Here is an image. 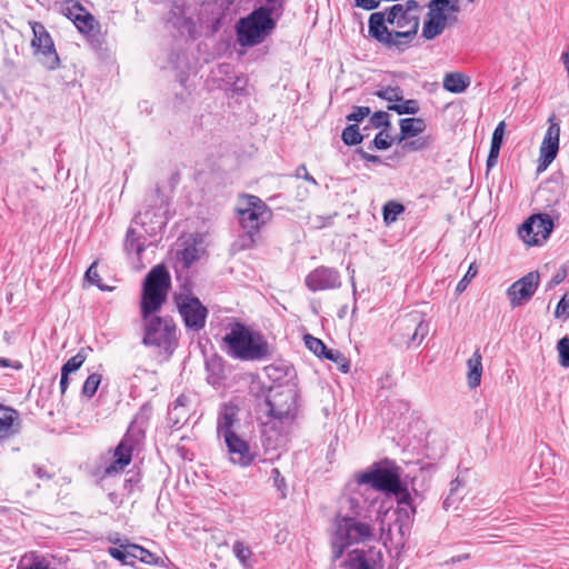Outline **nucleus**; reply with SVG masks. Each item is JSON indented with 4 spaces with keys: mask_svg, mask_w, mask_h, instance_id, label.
Wrapping results in <instances>:
<instances>
[{
    "mask_svg": "<svg viewBox=\"0 0 569 569\" xmlns=\"http://www.w3.org/2000/svg\"><path fill=\"white\" fill-rule=\"evenodd\" d=\"M32 470L34 472V475L39 478V479H42V480H48L51 478V475L48 472V470L42 467V466H39V465H33L32 466Z\"/></svg>",
    "mask_w": 569,
    "mask_h": 569,
    "instance_id": "obj_49",
    "label": "nucleus"
},
{
    "mask_svg": "<svg viewBox=\"0 0 569 569\" xmlns=\"http://www.w3.org/2000/svg\"><path fill=\"white\" fill-rule=\"evenodd\" d=\"M395 408L399 412L396 423L397 432L400 435L398 445L408 448L412 440L421 441L426 432V422L421 419L420 413L412 411L409 402L402 400L393 403Z\"/></svg>",
    "mask_w": 569,
    "mask_h": 569,
    "instance_id": "obj_10",
    "label": "nucleus"
},
{
    "mask_svg": "<svg viewBox=\"0 0 569 569\" xmlns=\"http://www.w3.org/2000/svg\"><path fill=\"white\" fill-rule=\"evenodd\" d=\"M358 485H367L373 490L391 493V461L382 459L371 465L366 471L356 475Z\"/></svg>",
    "mask_w": 569,
    "mask_h": 569,
    "instance_id": "obj_13",
    "label": "nucleus"
},
{
    "mask_svg": "<svg viewBox=\"0 0 569 569\" xmlns=\"http://www.w3.org/2000/svg\"><path fill=\"white\" fill-rule=\"evenodd\" d=\"M387 23H391V8L381 12H373L369 17V36L383 44H391V31Z\"/></svg>",
    "mask_w": 569,
    "mask_h": 569,
    "instance_id": "obj_21",
    "label": "nucleus"
},
{
    "mask_svg": "<svg viewBox=\"0 0 569 569\" xmlns=\"http://www.w3.org/2000/svg\"><path fill=\"white\" fill-rule=\"evenodd\" d=\"M373 144L377 149L383 150L391 146V141L389 140V134L383 131L379 132L375 139Z\"/></svg>",
    "mask_w": 569,
    "mask_h": 569,
    "instance_id": "obj_44",
    "label": "nucleus"
},
{
    "mask_svg": "<svg viewBox=\"0 0 569 569\" xmlns=\"http://www.w3.org/2000/svg\"><path fill=\"white\" fill-rule=\"evenodd\" d=\"M377 94L383 99H386L388 102H391V88L388 87L383 90H380L377 92Z\"/></svg>",
    "mask_w": 569,
    "mask_h": 569,
    "instance_id": "obj_55",
    "label": "nucleus"
},
{
    "mask_svg": "<svg viewBox=\"0 0 569 569\" xmlns=\"http://www.w3.org/2000/svg\"><path fill=\"white\" fill-rule=\"evenodd\" d=\"M559 352V363L561 367L569 368V338L563 337L557 343Z\"/></svg>",
    "mask_w": 569,
    "mask_h": 569,
    "instance_id": "obj_37",
    "label": "nucleus"
},
{
    "mask_svg": "<svg viewBox=\"0 0 569 569\" xmlns=\"http://www.w3.org/2000/svg\"><path fill=\"white\" fill-rule=\"evenodd\" d=\"M539 280V272L531 271L513 282L507 290L511 307L516 308L527 303L538 289Z\"/></svg>",
    "mask_w": 569,
    "mask_h": 569,
    "instance_id": "obj_19",
    "label": "nucleus"
},
{
    "mask_svg": "<svg viewBox=\"0 0 569 569\" xmlns=\"http://www.w3.org/2000/svg\"><path fill=\"white\" fill-rule=\"evenodd\" d=\"M130 559H138L148 565L164 566L161 558L138 545H130Z\"/></svg>",
    "mask_w": 569,
    "mask_h": 569,
    "instance_id": "obj_27",
    "label": "nucleus"
},
{
    "mask_svg": "<svg viewBox=\"0 0 569 569\" xmlns=\"http://www.w3.org/2000/svg\"><path fill=\"white\" fill-rule=\"evenodd\" d=\"M428 9L421 36L427 40H432L440 36L448 24L457 22V17L450 16L448 12L458 13L460 11L459 0H430Z\"/></svg>",
    "mask_w": 569,
    "mask_h": 569,
    "instance_id": "obj_8",
    "label": "nucleus"
},
{
    "mask_svg": "<svg viewBox=\"0 0 569 569\" xmlns=\"http://www.w3.org/2000/svg\"><path fill=\"white\" fill-rule=\"evenodd\" d=\"M400 88L393 87V112L398 114H416L420 110L418 100L403 99Z\"/></svg>",
    "mask_w": 569,
    "mask_h": 569,
    "instance_id": "obj_25",
    "label": "nucleus"
},
{
    "mask_svg": "<svg viewBox=\"0 0 569 569\" xmlns=\"http://www.w3.org/2000/svg\"><path fill=\"white\" fill-rule=\"evenodd\" d=\"M548 121L549 127L546 131L539 150V160L537 168L538 172L547 170V168L556 159L559 150L560 126L556 121L555 114H551Z\"/></svg>",
    "mask_w": 569,
    "mask_h": 569,
    "instance_id": "obj_17",
    "label": "nucleus"
},
{
    "mask_svg": "<svg viewBox=\"0 0 569 569\" xmlns=\"http://www.w3.org/2000/svg\"><path fill=\"white\" fill-rule=\"evenodd\" d=\"M239 408L231 403H223L217 418V436L219 439L236 433L239 427Z\"/></svg>",
    "mask_w": 569,
    "mask_h": 569,
    "instance_id": "obj_22",
    "label": "nucleus"
},
{
    "mask_svg": "<svg viewBox=\"0 0 569 569\" xmlns=\"http://www.w3.org/2000/svg\"><path fill=\"white\" fill-rule=\"evenodd\" d=\"M383 220L387 224L391 222V200L383 204Z\"/></svg>",
    "mask_w": 569,
    "mask_h": 569,
    "instance_id": "obj_54",
    "label": "nucleus"
},
{
    "mask_svg": "<svg viewBox=\"0 0 569 569\" xmlns=\"http://www.w3.org/2000/svg\"><path fill=\"white\" fill-rule=\"evenodd\" d=\"M271 478L273 480L274 487H277L278 490L283 491L287 487L286 479L282 477L280 470L278 468H273L271 471Z\"/></svg>",
    "mask_w": 569,
    "mask_h": 569,
    "instance_id": "obj_45",
    "label": "nucleus"
},
{
    "mask_svg": "<svg viewBox=\"0 0 569 569\" xmlns=\"http://www.w3.org/2000/svg\"><path fill=\"white\" fill-rule=\"evenodd\" d=\"M405 211V207L401 203L393 201V221L397 219L399 214Z\"/></svg>",
    "mask_w": 569,
    "mask_h": 569,
    "instance_id": "obj_57",
    "label": "nucleus"
},
{
    "mask_svg": "<svg viewBox=\"0 0 569 569\" xmlns=\"http://www.w3.org/2000/svg\"><path fill=\"white\" fill-rule=\"evenodd\" d=\"M499 152H500V150L490 148L489 154L487 158V170L488 171L497 164L498 158H499Z\"/></svg>",
    "mask_w": 569,
    "mask_h": 569,
    "instance_id": "obj_47",
    "label": "nucleus"
},
{
    "mask_svg": "<svg viewBox=\"0 0 569 569\" xmlns=\"http://www.w3.org/2000/svg\"><path fill=\"white\" fill-rule=\"evenodd\" d=\"M461 486V481L459 480V478H456L455 480H452L450 482V491L449 492H452L453 495H458V490Z\"/></svg>",
    "mask_w": 569,
    "mask_h": 569,
    "instance_id": "obj_58",
    "label": "nucleus"
},
{
    "mask_svg": "<svg viewBox=\"0 0 569 569\" xmlns=\"http://www.w3.org/2000/svg\"><path fill=\"white\" fill-rule=\"evenodd\" d=\"M305 342L307 348L318 357H323L328 349L320 339L312 337L311 335L305 336Z\"/></svg>",
    "mask_w": 569,
    "mask_h": 569,
    "instance_id": "obj_35",
    "label": "nucleus"
},
{
    "mask_svg": "<svg viewBox=\"0 0 569 569\" xmlns=\"http://www.w3.org/2000/svg\"><path fill=\"white\" fill-rule=\"evenodd\" d=\"M142 437V430L136 429L132 423L114 450L109 452L110 457L102 459L101 465L98 467L97 475L101 478L120 475L126 467L130 465L132 452Z\"/></svg>",
    "mask_w": 569,
    "mask_h": 569,
    "instance_id": "obj_4",
    "label": "nucleus"
},
{
    "mask_svg": "<svg viewBox=\"0 0 569 569\" xmlns=\"http://www.w3.org/2000/svg\"><path fill=\"white\" fill-rule=\"evenodd\" d=\"M237 213L242 229L247 231L249 241V244L243 243L242 248L250 247L254 243V237L260 229L271 219V210L259 197L250 194L242 199Z\"/></svg>",
    "mask_w": 569,
    "mask_h": 569,
    "instance_id": "obj_5",
    "label": "nucleus"
},
{
    "mask_svg": "<svg viewBox=\"0 0 569 569\" xmlns=\"http://www.w3.org/2000/svg\"><path fill=\"white\" fill-rule=\"evenodd\" d=\"M268 413L279 420L292 418L297 409V391L292 387L270 390L266 399Z\"/></svg>",
    "mask_w": 569,
    "mask_h": 569,
    "instance_id": "obj_12",
    "label": "nucleus"
},
{
    "mask_svg": "<svg viewBox=\"0 0 569 569\" xmlns=\"http://www.w3.org/2000/svg\"><path fill=\"white\" fill-rule=\"evenodd\" d=\"M18 431V412L14 409L0 405V439H7Z\"/></svg>",
    "mask_w": 569,
    "mask_h": 569,
    "instance_id": "obj_23",
    "label": "nucleus"
},
{
    "mask_svg": "<svg viewBox=\"0 0 569 569\" xmlns=\"http://www.w3.org/2000/svg\"><path fill=\"white\" fill-rule=\"evenodd\" d=\"M228 353L240 360L254 361L267 358L270 353L269 343L256 331L242 323H234L223 337Z\"/></svg>",
    "mask_w": 569,
    "mask_h": 569,
    "instance_id": "obj_3",
    "label": "nucleus"
},
{
    "mask_svg": "<svg viewBox=\"0 0 569 569\" xmlns=\"http://www.w3.org/2000/svg\"><path fill=\"white\" fill-rule=\"evenodd\" d=\"M23 569H49L42 561L33 562L32 565L24 567Z\"/></svg>",
    "mask_w": 569,
    "mask_h": 569,
    "instance_id": "obj_60",
    "label": "nucleus"
},
{
    "mask_svg": "<svg viewBox=\"0 0 569 569\" xmlns=\"http://www.w3.org/2000/svg\"><path fill=\"white\" fill-rule=\"evenodd\" d=\"M421 8L416 0H407L403 4H393V46L401 43L400 39H411L417 34Z\"/></svg>",
    "mask_w": 569,
    "mask_h": 569,
    "instance_id": "obj_11",
    "label": "nucleus"
},
{
    "mask_svg": "<svg viewBox=\"0 0 569 569\" xmlns=\"http://www.w3.org/2000/svg\"><path fill=\"white\" fill-rule=\"evenodd\" d=\"M505 130H506V122L502 120L497 124L496 129L493 130L490 148L498 149V150L501 149L503 137H505Z\"/></svg>",
    "mask_w": 569,
    "mask_h": 569,
    "instance_id": "obj_39",
    "label": "nucleus"
},
{
    "mask_svg": "<svg viewBox=\"0 0 569 569\" xmlns=\"http://www.w3.org/2000/svg\"><path fill=\"white\" fill-rule=\"evenodd\" d=\"M567 276V272H566V269H560L558 270L553 277L551 278V280L548 282L547 284V288L548 289H552L555 288L556 286L560 284L565 278Z\"/></svg>",
    "mask_w": 569,
    "mask_h": 569,
    "instance_id": "obj_46",
    "label": "nucleus"
},
{
    "mask_svg": "<svg viewBox=\"0 0 569 569\" xmlns=\"http://www.w3.org/2000/svg\"><path fill=\"white\" fill-rule=\"evenodd\" d=\"M30 26L33 32L31 47L33 48L34 53L41 54V62L44 67L50 70L57 69L60 64V59L54 49L51 36L40 22L33 21L30 22Z\"/></svg>",
    "mask_w": 569,
    "mask_h": 569,
    "instance_id": "obj_15",
    "label": "nucleus"
},
{
    "mask_svg": "<svg viewBox=\"0 0 569 569\" xmlns=\"http://www.w3.org/2000/svg\"><path fill=\"white\" fill-rule=\"evenodd\" d=\"M369 121L372 124V127H375V128H380L382 126H388L389 124V113L386 112V111H376L370 117Z\"/></svg>",
    "mask_w": 569,
    "mask_h": 569,
    "instance_id": "obj_42",
    "label": "nucleus"
},
{
    "mask_svg": "<svg viewBox=\"0 0 569 569\" xmlns=\"http://www.w3.org/2000/svg\"><path fill=\"white\" fill-rule=\"evenodd\" d=\"M296 176L297 177H301L302 176L306 181H308V182H310V183H312L315 186L318 184L316 179L311 174L308 173L307 168H306L305 164H301V166H299L297 168Z\"/></svg>",
    "mask_w": 569,
    "mask_h": 569,
    "instance_id": "obj_48",
    "label": "nucleus"
},
{
    "mask_svg": "<svg viewBox=\"0 0 569 569\" xmlns=\"http://www.w3.org/2000/svg\"><path fill=\"white\" fill-rule=\"evenodd\" d=\"M467 380L470 388H477L481 383L482 376V356L477 349L467 361Z\"/></svg>",
    "mask_w": 569,
    "mask_h": 569,
    "instance_id": "obj_24",
    "label": "nucleus"
},
{
    "mask_svg": "<svg viewBox=\"0 0 569 569\" xmlns=\"http://www.w3.org/2000/svg\"><path fill=\"white\" fill-rule=\"evenodd\" d=\"M341 139L347 146H357L362 141L363 137L360 134L357 124H350L342 131Z\"/></svg>",
    "mask_w": 569,
    "mask_h": 569,
    "instance_id": "obj_32",
    "label": "nucleus"
},
{
    "mask_svg": "<svg viewBox=\"0 0 569 569\" xmlns=\"http://www.w3.org/2000/svg\"><path fill=\"white\" fill-rule=\"evenodd\" d=\"M409 476H402L401 469L393 465V499L397 501L398 531L403 538L409 535L413 522L415 508L410 500L409 485L412 482Z\"/></svg>",
    "mask_w": 569,
    "mask_h": 569,
    "instance_id": "obj_9",
    "label": "nucleus"
},
{
    "mask_svg": "<svg viewBox=\"0 0 569 569\" xmlns=\"http://www.w3.org/2000/svg\"><path fill=\"white\" fill-rule=\"evenodd\" d=\"M413 322H415V331H413L410 340L407 342V347H410L412 345L419 346L429 332L428 323H426L422 320H419L418 317H415Z\"/></svg>",
    "mask_w": 569,
    "mask_h": 569,
    "instance_id": "obj_30",
    "label": "nucleus"
},
{
    "mask_svg": "<svg viewBox=\"0 0 569 569\" xmlns=\"http://www.w3.org/2000/svg\"><path fill=\"white\" fill-rule=\"evenodd\" d=\"M232 552L237 557V559L240 561L242 567L248 568L249 559L252 556L251 549L243 542V541H236L232 546Z\"/></svg>",
    "mask_w": 569,
    "mask_h": 569,
    "instance_id": "obj_31",
    "label": "nucleus"
},
{
    "mask_svg": "<svg viewBox=\"0 0 569 569\" xmlns=\"http://www.w3.org/2000/svg\"><path fill=\"white\" fill-rule=\"evenodd\" d=\"M84 279L91 283V284H96L100 290H109L110 288L102 284L100 282V276L98 273V270H97V262H93L89 268L88 270L86 271V274H84Z\"/></svg>",
    "mask_w": 569,
    "mask_h": 569,
    "instance_id": "obj_38",
    "label": "nucleus"
},
{
    "mask_svg": "<svg viewBox=\"0 0 569 569\" xmlns=\"http://www.w3.org/2000/svg\"><path fill=\"white\" fill-rule=\"evenodd\" d=\"M360 154L363 159H366L367 161H371V162H378L379 161V158L377 156H372V154H369L365 151H360Z\"/></svg>",
    "mask_w": 569,
    "mask_h": 569,
    "instance_id": "obj_61",
    "label": "nucleus"
},
{
    "mask_svg": "<svg viewBox=\"0 0 569 569\" xmlns=\"http://www.w3.org/2000/svg\"><path fill=\"white\" fill-rule=\"evenodd\" d=\"M176 303L186 327L196 332L204 328L208 316L207 308L196 297L188 295H176Z\"/></svg>",
    "mask_w": 569,
    "mask_h": 569,
    "instance_id": "obj_14",
    "label": "nucleus"
},
{
    "mask_svg": "<svg viewBox=\"0 0 569 569\" xmlns=\"http://www.w3.org/2000/svg\"><path fill=\"white\" fill-rule=\"evenodd\" d=\"M371 110L369 107H353L351 113L347 116L349 122H360L370 114Z\"/></svg>",
    "mask_w": 569,
    "mask_h": 569,
    "instance_id": "obj_41",
    "label": "nucleus"
},
{
    "mask_svg": "<svg viewBox=\"0 0 569 569\" xmlns=\"http://www.w3.org/2000/svg\"><path fill=\"white\" fill-rule=\"evenodd\" d=\"M176 403H177V405H176L174 409H177V407H178V406H183V400H182V398H181V397H179V398L177 399Z\"/></svg>",
    "mask_w": 569,
    "mask_h": 569,
    "instance_id": "obj_64",
    "label": "nucleus"
},
{
    "mask_svg": "<svg viewBox=\"0 0 569 569\" xmlns=\"http://www.w3.org/2000/svg\"><path fill=\"white\" fill-rule=\"evenodd\" d=\"M426 128V121L421 118L400 119V132L397 137H393V142H396L393 157H403L407 153L427 149L430 146V138L421 136Z\"/></svg>",
    "mask_w": 569,
    "mask_h": 569,
    "instance_id": "obj_7",
    "label": "nucleus"
},
{
    "mask_svg": "<svg viewBox=\"0 0 569 569\" xmlns=\"http://www.w3.org/2000/svg\"><path fill=\"white\" fill-rule=\"evenodd\" d=\"M460 499L459 495H453L452 492H449V495L443 500V508L448 510L450 507H452L455 503H457Z\"/></svg>",
    "mask_w": 569,
    "mask_h": 569,
    "instance_id": "obj_50",
    "label": "nucleus"
},
{
    "mask_svg": "<svg viewBox=\"0 0 569 569\" xmlns=\"http://www.w3.org/2000/svg\"><path fill=\"white\" fill-rule=\"evenodd\" d=\"M561 315L569 316V303L561 299L556 307V316L559 317Z\"/></svg>",
    "mask_w": 569,
    "mask_h": 569,
    "instance_id": "obj_51",
    "label": "nucleus"
},
{
    "mask_svg": "<svg viewBox=\"0 0 569 569\" xmlns=\"http://www.w3.org/2000/svg\"><path fill=\"white\" fill-rule=\"evenodd\" d=\"M553 228L549 214L539 213L528 218L519 228V237L529 246H536L547 240Z\"/></svg>",
    "mask_w": 569,
    "mask_h": 569,
    "instance_id": "obj_16",
    "label": "nucleus"
},
{
    "mask_svg": "<svg viewBox=\"0 0 569 569\" xmlns=\"http://www.w3.org/2000/svg\"><path fill=\"white\" fill-rule=\"evenodd\" d=\"M101 382V375L91 373L84 381L82 387V393L91 398L96 392Z\"/></svg>",
    "mask_w": 569,
    "mask_h": 569,
    "instance_id": "obj_36",
    "label": "nucleus"
},
{
    "mask_svg": "<svg viewBox=\"0 0 569 569\" xmlns=\"http://www.w3.org/2000/svg\"><path fill=\"white\" fill-rule=\"evenodd\" d=\"M371 535V528L367 523L349 517L339 519L331 540L332 561H337L346 553V559L340 565L341 569H382L381 549L358 547L370 539Z\"/></svg>",
    "mask_w": 569,
    "mask_h": 569,
    "instance_id": "obj_2",
    "label": "nucleus"
},
{
    "mask_svg": "<svg viewBox=\"0 0 569 569\" xmlns=\"http://www.w3.org/2000/svg\"><path fill=\"white\" fill-rule=\"evenodd\" d=\"M221 439L226 445L231 463L246 468L253 462L256 453L251 451L248 441L242 439L237 432Z\"/></svg>",
    "mask_w": 569,
    "mask_h": 569,
    "instance_id": "obj_20",
    "label": "nucleus"
},
{
    "mask_svg": "<svg viewBox=\"0 0 569 569\" xmlns=\"http://www.w3.org/2000/svg\"><path fill=\"white\" fill-rule=\"evenodd\" d=\"M470 84V79L459 72H452L445 76L443 88L453 93L463 92Z\"/></svg>",
    "mask_w": 569,
    "mask_h": 569,
    "instance_id": "obj_26",
    "label": "nucleus"
},
{
    "mask_svg": "<svg viewBox=\"0 0 569 569\" xmlns=\"http://www.w3.org/2000/svg\"><path fill=\"white\" fill-rule=\"evenodd\" d=\"M305 284L312 292L333 290L340 288L341 277L337 269L320 266L307 274Z\"/></svg>",
    "mask_w": 569,
    "mask_h": 569,
    "instance_id": "obj_18",
    "label": "nucleus"
},
{
    "mask_svg": "<svg viewBox=\"0 0 569 569\" xmlns=\"http://www.w3.org/2000/svg\"><path fill=\"white\" fill-rule=\"evenodd\" d=\"M87 359V352L81 349L76 356L71 357L63 366L62 370L67 371L68 373H72L77 371L86 361Z\"/></svg>",
    "mask_w": 569,
    "mask_h": 569,
    "instance_id": "obj_34",
    "label": "nucleus"
},
{
    "mask_svg": "<svg viewBox=\"0 0 569 569\" xmlns=\"http://www.w3.org/2000/svg\"><path fill=\"white\" fill-rule=\"evenodd\" d=\"M323 358L336 362L338 365V368L345 373H347L350 369L349 361L338 350L327 349L326 353L323 355Z\"/></svg>",
    "mask_w": 569,
    "mask_h": 569,
    "instance_id": "obj_33",
    "label": "nucleus"
},
{
    "mask_svg": "<svg viewBox=\"0 0 569 569\" xmlns=\"http://www.w3.org/2000/svg\"><path fill=\"white\" fill-rule=\"evenodd\" d=\"M109 553L122 563H130V545L121 546L120 548H109Z\"/></svg>",
    "mask_w": 569,
    "mask_h": 569,
    "instance_id": "obj_40",
    "label": "nucleus"
},
{
    "mask_svg": "<svg viewBox=\"0 0 569 569\" xmlns=\"http://www.w3.org/2000/svg\"><path fill=\"white\" fill-rule=\"evenodd\" d=\"M80 13L76 14L73 18V23L78 28L80 32L89 33L94 28V18L89 12H87L82 7L78 8Z\"/></svg>",
    "mask_w": 569,
    "mask_h": 569,
    "instance_id": "obj_29",
    "label": "nucleus"
},
{
    "mask_svg": "<svg viewBox=\"0 0 569 569\" xmlns=\"http://www.w3.org/2000/svg\"><path fill=\"white\" fill-rule=\"evenodd\" d=\"M69 375L67 371L61 369V379H60V391L62 395L66 393L69 386Z\"/></svg>",
    "mask_w": 569,
    "mask_h": 569,
    "instance_id": "obj_52",
    "label": "nucleus"
},
{
    "mask_svg": "<svg viewBox=\"0 0 569 569\" xmlns=\"http://www.w3.org/2000/svg\"><path fill=\"white\" fill-rule=\"evenodd\" d=\"M388 510L385 512L383 519H381V531L386 535V539H388L391 533V522L386 521Z\"/></svg>",
    "mask_w": 569,
    "mask_h": 569,
    "instance_id": "obj_53",
    "label": "nucleus"
},
{
    "mask_svg": "<svg viewBox=\"0 0 569 569\" xmlns=\"http://www.w3.org/2000/svg\"><path fill=\"white\" fill-rule=\"evenodd\" d=\"M149 216V211H146L143 213H139L138 216L134 217V223H138V224H141V226H146V219L148 218Z\"/></svg>",
    "mask_w": 569,
    "mask_h": 569,
    "instance_id": "obj_56",
    "label": "nucleus"
},
{
    "mask_svg": "<svg viewBox=\"0 0 569 569\" xmlns=\"http://www.w3.org/2000/svg\"><path fill=\"white\" fill-rule=\"evenodd\" d=\"M124 250L127 253L134 252L138 258L144 251V242L136 234L133 228H129L124 240Z\"/></svg>",
    "mask_w": 569,
    "mask_h": 569,
    "instance_id": "obj_28",
    "label": "nucleus"
},
{
    "mask_svg": "<svg viewBox=\"0 0 569 569\" xmlns=\"http://www.w3.org/2000/svg\"><path fill=\"white\" fill-rule=\"evenodd\" d=\"M0 366L1 367H8L9 366V360L6 359V358H0Z\"/></svg>",
    "mask_w": 569,
    "mask_h": 569,
    "instance_id": "obj_63",
    "label": "nucleus"
},
{
    "mask_svg": "<svg viewBox=\"0 0 569 569\" xmlns=\"http://www.w3.org/2000/svg\"><path fill=\"white\" fill-rule=\"evenodd\" d=\"M171 278L164 266L153 267L147 274L141 296V317L144 326L142 343L169 350L176 342V325L171 318L153 316L167 299Z\"/></svg>",
    "mask_w": 569,
    "mask_h": 569,
    "instance_id": "obj_1",
    "label": "nucleus"
},
{
    "mask_svg": "<svg viewBox=\"0 0 569 569\" xmlns=\"http://www.w3.org/2000/svg\"><path fill=\"white\" fill-rule=\"evenodd\" d=\"M477 272L478 270L475 264H470L465 277L458 282L456 290L462 292L467 288V284L470 282V280L476 277Z\"/></svg>",
    "mask_w": 569,
    "mask_h": 569,
    "instance_id": "obj_43",
    "label": "nucleus"
},
{
    "mask_svg": "<svg viewBox=\"0 0 569 569\" xmlns=\"http://www.w3.org/2000/svg\"><path fill=\"white\" fill-rule=\"evenodd\" d=\"M560 61L562 62V64L567 71V74L569 76V54L563 51L561 53Z\"/></svg>",
    "mask_w": 569,
    "mask_h": 569,
    "instance_id": "obj_59",
    "label": "nucleus"
},
{
    "mask_svg": "<svg viewBox=\"0 0 569 569\" xmlns=\"http://www.w3.org/2000/svg\"><path fill=\"white\" fill-rule=\"evenodd\" d=\"M274 27L276 22L269 17V9H256L248 17L239 20L237 24L238 42L243 47L259 44Z\"/></svg>",
    "mask_w": 569,
    "mask_h": 569,
    "instance_id": "obj_6",
    "label": "nucleus"
},
{
    "mask_svg": "<svg viewBox=\"0 0 569 569\" xmlns=\"http://www.w3.org/2000/svg\"><path fill=\"white\" fill-rule=\"evenodd\" d=\"M154 224H156L154 227H152L150 230L146 229V231H147V232H150V233L156 232V230H157V229H161V228H162V226L164 224V222H163V220L160 218V219H158V220L154 222Z\"/></svg>",
    "mask_w": 569,
    "mask_h": 569,
    "instance_id": "obj_62",
    "label": "nucleus"
}]
</instances>
